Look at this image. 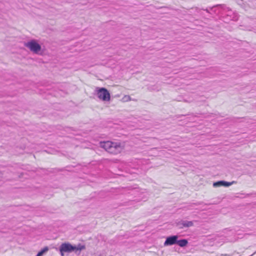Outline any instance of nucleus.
I'll list each match as a JSON object with an SVG mask.
<instances>
[{"mask_svg": "<svg viewBox=\"0 0 256 256\" xmlns=\"http://www.w3.org/2000/svg\"><path fill=\"white\" fill-rule=\"evenodd\" d=\"M100 144L101 148H104L108 153L112 154H118L120 153L123 150V147L119 142L106 141L100 142Z\"/></svg>", "mask_w": 256, "mask_h": 256, "instance_id": "1", "label": "nucleus"}, {"mask_svg": "<svg viewBox=\"0 0 256 256\" xmlns=\"http://www.w3.org/2000/svg\"><path fill=\"white\" fill-rule=\"evenodd\" d=\"M24 46L34 54H40L41 52V46L34 40L25 42Z\"/></svg>", "mask_w": 256, "mask_h": 256, "instance_id": "2", "label": "nucleus"}, {"mask_svg": "<svg viewBox=\"0 0 256 256\" xmlns=\"http://www.w3.org/2000/svg\"><path fill=\"white\" fill-rule=\"evenodd\" d=\"M84 247L78 248L76 246H72L70 243H63L61 244L60 248V251L62 256H64V252H70L72 251L81 250Z\"/></svg>", "mask_w": 256, "mask_h": 256, "instance_id": "3", "label": "nucleus"}, {"mask_svg": "<svg viewBox=\"0 0 256 256\" xmlns=\"http://www.w3.org/2000/svg\"><path fill=\"white\" fill-rule=\"evenodd\" d=\"M98 98L104 102H108L110 100V94L109 92L104 88H96Z\"/></svg>", "mask_w": 256, "mask_h": 256, "instance_id": "4", "label": "nucleus"}, {"mask_svg": "<svg viewBox=\"0 0 256 256\" xmlns=\"http://www.w3.org/2000/svg\"><path fill=\"white\" fill-rule=\"evenodd\" d=\"M178 238V236H172L168 237L164 242V246H171L176 244Z\"/></svg>", "mask_w": 256, "mask_h": 256, "instance_id": "5", "label": "nucleus"}, {"mask_svg": "<svg viewBox=\"0 0 256 256\" xmlns=\"http://www.w3.org/2000/svg\"><path fill=\"white\" fill-rule=\"evenodd\" d=\"M180 228H188L193 226L194 224L192 221H182L178 224Z\"/></svg>", "mask_w": 256, "mask_h": 256, "instance_id": "6", "label": "nucleus"}, {"mask_svg": "<svg viewBox=\"0 0 256 256\" xmlns=\"http://www.w3.org/2000/svg\"><path fill=\"white\" fill-rule=\"evenodd\" d=\"M231 184V183L226 182L224 181H220L214 184V186H228Z\"/></svg>", "mask_w": 256, "mask_h": 256, "instance_id": "7", "label": "nucleus"}, {"mask_svg": "<svg viewBox=\"0 0 256 256\" xmlns=\"http://www.w3.org/2000/svg\"><path fill=\"white\" fill-rule=\"evenodd\" d=\"M176 244L180 247H184L186 246L188 244V241L186 239H182L180 240H178Z\"/></svg>", "mask_w": 256, "mask_h": 256, "instance_id": "8", "label": "nucleus"}, {"mask_svg": "<svg viewBox=\"0 0 256 256\" xmlns=\"http://www.w3.org/2000/svg\"><path fill=\"white\" fill-rule=\"evenodd\" d=\"M48 248L47 246L44 248L40 252H38L36 256H42L44 253L46 252L47 251H48Z\"/></svg>", "mask_w": 256, "mask_h": 256, "instance_id": "9", "label": "nucleus"}]
</instances>
